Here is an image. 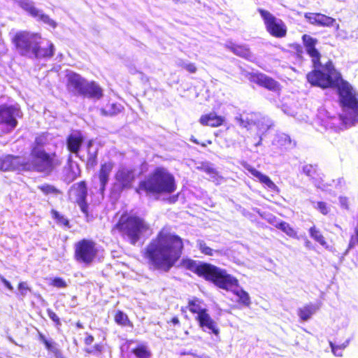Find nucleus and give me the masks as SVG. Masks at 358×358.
I'll use <instances>...</instances> for the list:
<instances>
[{"instance_id": "obj_1", "label": "nucleus", "mask_w": 358, "mask_h": 358, "mask_svg": "<svg viewBox=\"0 0 358 358\" xmlns=\"http://www.w3.org/2000/svg\"><path fill=\"white\" fill-rule=\"evenodd\" d=\"M301 38L313 66V69L306 75L308 82L312 86L323 90L336 88L341 106L352 109L358 115V99L352 86L343 79L341 73L335 68L331 59L324 65L321 64V54L316 48L317 39L308 34H303Z\"/></svg>"}, {"instance_id": "obj_2", "label": "nucleus", "mask_w": 358, "mask_h": 358, "mask_svg": "<svg viewBox=\"0 0 358 358\" xmlns=\"http://www.w3.org/2000/svg\"><path fill=\"white\" fill-rule=\"evenodd\" d=\"M184 250L182 238L162 228L143 252L150 269L169 272L180 259Z\"/></svg>"}, {"instance_id": "obj_3", "label": "nucleus", "mask_w": 358, "mask_h": 358, "mask_svg": "<svg viewBox=\"0 0 358 358\" xmlns=\"http://www.w3.org/2000/svg\"><path fill=\"white\" fill-rule=\"evenodd\" d=\"M180 264L184 268L213 282L219 288L229 290L234 287H238L237 278L213 264L204 262L198 264L195 260L188 258L183 259Z\"/></svg>"}, {"instance_id": "obj_4", "label": "nucleus", "mask_w": 358, "mask_h": 358, "mask_svg": "<svg viewBox=\"0 0 358 358\" xmlns=\"http://www.w3.org/2000/svg\"><path fill=\"white\" fill-rule=\"evenodd\" d=\"M176 189V180L172 173L162 166L156 167L145 179L138 182L136 192L141 194L159 195L171 194Z\"/></svg>"}, {"instance_id": "obj_5", "label": "nucleus", "mask_w": 358, "mask_h": 358, "mask_svg": "<svg viewBox=\"0 0 358 358\" xmlns=\"http://www.w3.org/2000/svg\"><path fill=\"white\" fill-rule=\"evenodd\" d=\"M149 229V224L143 217L124 212L119 217L116 224L112 227L111 232L113 234L118 232L123 238L127 239L131 245H134L140 240L143 234Z\"/></svg>"}, {"instance_id": "obj_6", "label": "nucleus", "mask_w": 358, "mask_h": 358, "mask_svg": "<svg viewBox=\"0 0 358 358\" xmlns=\"http://www.w3.org/2000/svg\"><path fill=\"white\" fill-rule=\"evenodd\" d=\"M30 157L29 161L24 163L25 171H35L49 176L62 164V158L56 152H41L30 155Z\"/></svg>"}, {"instance_id": "obj_7", "label": "nucleus", "mask_w": 358, "mask_h": 358, "mask_svg": "<svg viewBox=\"0 0 358 358\" xmlns=\"http://www.w3.org/2000/svg\"><path fill=\"white\" fill-rule=\"evenodd\" d=\"M22 117L21 110L14 106L0 105V136L12 132L18 125V118Z\"/></svg>"}, {"instance_id": "obj_8", "label": "nucleus", "mask_w": 358, "mask_h": 358, "mask_svg": "<svg viewBox=\"0 0 358 358\" xmlns=\"http://www.w3.org/2000/svg\"><path fill=\"white\" fill-rule=\"evenodd\" d=\"M98 255L96 243L90 238H82L75 243L74 259L87 266L92 264Z\"/></svg>"}, {"instance_id": "obj_9", "label": "nucleus", "mask_w": 358, "mask_h": 358, "mask_svg": "<svg viewBox=\"0 0 358 358\" xmlns=\"http://www.w3.org/2000/svg\"><path fill=\"white\" fill-rule=\"evenodd\" d=\"M37 39H41V36L38 33L19 31L14 34L11 42L21 56L30 57Z\"/></svg>"}, {"instance_id": "obj_10", "label": "nucleus", "mask_w": 358, "mask_h": 358, "mask_svg": "<svg viewBox=\"0 0 358 358\" xmlns=\"http://www.w3.org/2000/svg\"><path fill=\"white\" fill-rule=\"evenodd\" d=\"M257 10L264 20L267 32L271 36L278 38L286 36L287 29L282 20L277 19L266 10L258 8Z\"/></svg>"}, {"instance_id": "obj_11", "label": "nucleus", "mask_w": 358, "mask_h": 358, "mask_svg": "<svg viewBox=\"0 0 358 358\" xmlns=\"http://www.w3.org/2000/svg\"><path fill=\"white\" fill-rule=\"evenodd\" d=\"M114 187L120 192L131 189L136 179V171L126 166H120L114 175Z\"/></svg>"}, {"instance_id": "obj_12", "label": "nucleus", "mask_w": 358, "mask_h": 358, "mask_svg": "<svg viewBox=\"0 0 358 358\" xmlns=\"http://www.w3.org/2000/svg\"><path fill=\"white\" fill-rule=\"evenodd\" d=\"M69 193L73 194L75 202L79 206L80 210L86 217H88L89 206L87 202L88 186L87 181L83 180L73 184L69 189Z\"/></svg>"}, {"instance_id": "obj_13", "label": "nucleus", "mask_w": 358, "mask_h": 358, "mask_svg": "<svg viewBox=\"0 0 358 358\" xmlns=\"http://www.w3.org/2000/svg\"><path fill=\"white\" fill-rule=\"evenodd\" d=\"M306 21L314 26L321 27H334L336 31L340 29V24L336 20L321 13L308 12L304 14Z\"/></svg>"}, {"instance_id": "obj_14", "label": "nucleus", "mask_w": 358, "mask_h": 358, "mask_svg": "<svg viewBox=\"0 0 358 358\" xmlns=\"http://www.w3.org/2000/svg\"><path fill=\"white\" fill-rule=\"evenodd\" d=\"M249 79L252 83L273 92L280 94L282 90V86L277 80L264 73H251Z\"/></svg>"}, {"instance_id": "obj_15", "label": "nucleus", "mask_w": 358, "mask_h": 358, "mask_svg": "<svg viewBox=\"0 0 358 358\" xmlns=\"http://www.w3.org/2000/svg\"><path fill=\"white\" fill-rule=\"evenodd\" d=\"M24 162L22 161L20 156L6 155L0 157V170L3 171H24Z\"/></svg>"}, {"instance_id": "obj_16", "label": "nucleus", "mask_w": 358, "mask_h": 358, "mask_svg": "<svg viewBox=\"0 0 358 358\" xmlns=\"http://www.w3.org/2000/svg\"><path fill=\"white\" fill-rule=\"evenodd\" d=\"M115 164L112 161L102 162L97 172V178L99 181V192L101 194L106 190V186L110 180V176L114 169Z\"/></svg>"}, {"instance_id": "obj_17", "label": "nucleus", "mask_w": 358, "mask_h": 358, "mask_svg": "<svg viewBox=\"0 0 358 358\" xmlns=\"http://www.w3.org/2000/svg\"><path fill=\"white\" fill-rule=\"evenodd\" d=\"M66 78V89L70 92L80 95L86 79L80 74L73 71H67Z\"/></svg>"}, {"instance_id": "obj_18", "label": "nucleus", "mask_w": 358, "mask_h": 358, "mask_svg": "<svg viewBox=\"0 0 358 358\" xmlns=\"http://www.w3.org/2000/svg\"><path fill=\"white\" fill-rule=\"evenodd\" d=\"M194 319L202 329L208 330L215 336L220 334L216 322L211 317L207 309L199 315H196Z\"/></svg>"}, {"instance_id": "obj_19", "label": "nucleus", "mask_w": 358, "mask_h": 358, "mask_svg": "<svg viewBox=\"0 0 358 358\" xmlns=\"http://www.w3.org/2000/svg\"><path fill=\"white\" fill-rule=\"evenodd\" d=\"M55 47L52 43L48 42L42 45L41 39H37L31 52V56L37 59L50 58L54 55Z\"/></svg>"}, {"instance_id": "obj_20", "label": "nucleus", "mask_w": 358, "mask_h": 358, "mask_svg": "<svg viewBox=\"0 0 358 358\" xmlns=\"http://www.w3.org/2000/svg\"><path fill=\"white\" fill-rule=\"evenodd\" d=\"M80 95L88 99L99 100L103 96V90L96 81L86 80Z\"/></svg>"}, {"instance_id": "obj_21", "label": "nucleus", "mask_w": 358, "mask_h": 358, "mask_svg": "<svg viewBox=\"0 0 358 358\" xmlns=\"http://www.w3.org/2000/svg\"><path fill=\"white\" fill-rule=\"evenodd\" d=\"M83 141L84 136L80 130L72 131L66 137V142L67 150L70 152L78 155Z\"/></svg>"}, {"instance_id": "obj_22", "label": "nucleus", "mask_w": 358, "mask_h": 358, "mask_svg": "<svg viewBox=\"0 0 358 358\" xmlns=\"http://www.w3.org/2000/svg\"><path fill=\"white\" fill-rule=\"evenodd\" d=\"M93 141L90 140L85 147L86 156L80 157V159L85 162L87 169H94L98 163V152L96 148H93Z\"/></svg>"}, {"instance_id": "obj_23", "label": "nucleus", "mask_w": 358, "mask_h": 358, "mask_svg": "<svg viewBox=\"0 0 358 358\" xmlns=\"http://www.w3.org/2000/svg\"><path fill=\"white\" fill-rule=\"evenodd\" d=\"M224 117L217 115L215 112H210L201 115L199 117V123L206 127H219L224 124Z\"/></svg>"}, {"instance_id": "obj_24", "label": "nucleus", "mask_w": 358, "mask_h": 358, "mask_svg": "<svg viewBox=\"0 0 358 358\" xmlns=\"http://www.w3.org/2000/svg\"><path fill=\"white\" fill-rule=\"evenodd\" d=\"M226 48L238 57L246 60L252 61L253 55L250 48L245 45H238L230 42L226 45Z\"/></svg>"}, {"instance_id": "obj_25", "label": "nucleus", "mask_w": 358, "mask_h": 358, "mask_svg": "<svg viewBox=\"0 0 358 358\" xmlns=\"http://www.w3.org/2000/svg\"><path fill=\"white\" fill-rule=\"evenodd\" d=\"M80 176L81 170L79 165L77 163H73L71 160H69L64 172L66 181L69 183L71 182Z\"/></svg>"}, {"instance_id": "obj_26", "label": "nucleus", "mask_w": 358, "mask_h": 358, "mask_svg": "<svg viewBox=\"0 0 358 358\" xmlns=\"http://www.w3.org/2000/svg\"><path fill=\"white\" fill-rule=\"evenodd\" d=\"M247 170L255 178H257L259 182L266 185L271 190L278 192L277 185L266 175H264L260 171L256 170L255 168L249 166Z\"/></svg>"}, {"instance_id": "obj_27", "label": "nucleus", "mask_w": 358, "mask_h": 358, "mask_svg": "<svg viewBox=\"0 0 358 358\" xmlns=\"http://www.w3.org/2000/svg\"><path fill=\"white\" fill-rule=\"evenodd\" d=\"M48 144L47 135L41 133L35 137L34 141L31 146L30 155L38 152L46 151L44 147Z\"/></svg>"}, {"instance_id": "obj_28", "label": "nucleus", "mask_w": 358, "mask_h": 358, "mask_svg": "<svg viewBox=\"0 0 358 358\" xmlns=\"http://www.w3.org/2000/svg\"><path fill=\"white\" fill-rule=\"evenodd\" d=\"M187 308L191 313L196 315H199L206 310V308L203 307V299L196 296L188 299Z\"/></svg>"}, {"instance_id": "obj_29", "label": "nucleus", "mask_w": 358, "mask_h": 358, "mask_svg": "<svg viewBox=\"0 0 358 358\" xmlns=\"http://www.w3.org/2000/svg\"><path fill=\"white\" fill-rule=\"evenodd\" d=\"M124 110V106L117 102H108L101 109V113L105 116H115Z\"/></svg>"}, {"instance_id": "obj_30", "label": "nucleus", "mask_w": 358, "mask_h": 358, "mask_svg": "<svg viewBox=\"0 0 358 358\" xmlns=\"http://www.w3.org/2000/svg\"><path fill=\"white\" fill-rule=\"evenodd\" d=\"M316 310L317 307L315 305L311 303L306 304L297 310V315L301 320L305 322L311 318Z\"/></svg>"}, {"instance_id": "obj_31", "label": "nucleus", "mask_w": 358, "mask_h": 358, "mask_svg": "<svg viewBox=\"0 0 358 358\" xmlns=\"http://www.w3.org/2000/svg\"><path fill=\"white\" fill-rule=\"evenodd\" d=\"M38 338L45 345V349L48 352H52L55 357L62 352L57 344L51 340L47 339L41 332L38 333Z\"/></svg>"}, {"instance_id": "obj_32", "label": "nucleus", "mask_w": 358, "mask_h": 358, "mask_svg": "<svg viewBox=\"0 0 358 358\" xmlns=\"http://www.w3.org/2000/svg\"><path fill=\"white\" fill-rule=\"evenodd\" d=\"M310 236L317 243H320L325 248H329V245L322 231L316 227L315 225L312 226L308 229Z\"/></svg>"}, {"instance_id": "obj_33", "label": "nucleus", "mask_w": 358, "mask_h": 358, "mask_svg": "<svg viewBox=\"0 0 358 358\" xmlns=\"http://www.w3.org/2000/svg\"><path fill=\"white\" fill-rule=\"evenodd\" d=\"M131 353L136 358H152V352L144 343H140L136 345L132 350Z\"/></svg>"}, {"instance_id": "obj_34", "label": "nucleus", "mask_w": 358, "mask_h": 358, "mask_svg": "<svg viewBox=\"0 0 358 358\" xmlns=\"http://www.w3.org/2000/svg\"><path fill=\"white\" fill-rule=\"evenodd\" d=\"M275 227L285 234H286L288 236L292 238L299 239V236L297 234V231L287 222L282 221L278 223L275 225Z\"/></svg>"}, {"instance_id": "obj_35", "label": "nucleus", "mask_w": 358, "mask_h": 358, "mask_svg": "<svg viewBox=\"0 0 358 358\" xmlns=\"http://www.w3.org/2000/svg\"><path fill=\"white\" fill-rule=\"evenodd\" d=\"M115 322L121 327H133V323L129 319L128 315L122 310H117L114 315Z\"/></svg>"}, {"instance_id": "obj_36", "label": "nucleus", "mask_w": 358, "mask_h": 358, "mask_svg": "<svg viewBox=\"0 0 358 358\" xmlns=\"http://www.w3.org/2000/svg\"><path fill=\"white\" fill-rule=\"evenodd\" d=\"M302 171L306 176L310 178L312 180L320 182L321 177L318 172L317 166L306 164L303 166Z\"/></svg>"}, {"instance_id": "obj_37", "label": "nucleus", "mask_w": 358, "mask_h": 358, "mask_svg": "<svg viewBox=\"0 0 358 358\" xmlns=\"http://www.w3.org/2000/svg\"><path fill=\"white\" fill-rule=\"evenodd\" d=\"M38 188L43 193L44 195L46 196L50 194L57 196L61 195L63 193L61 189H58L55 186L47 183L39 185Z\"/></svg>"}, {"instance_id": "obj_38", "label": "nucleus", "mask_w": 358, "mask_h": 358, "mask_svg": "<svg viewBox=\"0 0 358 358\" xmlns=\"http://www.w3.org/2000/svg\"><path fill=\"white\" fill-rule=\"evenodd\" d=\"M233 293L238 297V303L242 304L245 306H250L251 301L250 296L247 292H245L243 289H240L238 290H234Z\"/></svg>"}, {"instance_id": "obj_39", "label": "nucleus", "mask_w": 358, "mask_h": 358, "mask_svg": "<svg viewBox=\"0 0 358 358\" xmlns=\"http://www.w3.org/2000/svg\"><path fill=\"white\" fill-rule=\"evenodd\" d=\"M50 213H51L52 217L55 220H56L57 224H59L60 225H63L68 228L71 227L69 220L67 218H66L63 215L60 214L59 212H58L57 210H56L55 209H52L50 210Z\"/></svg>"}, {"instance_id": "obj_40", "label": "nucleus", "mask_w": 358, "mask_h": 358, "mask_svg": "<svg viewBox=\"0 0 358 358\" xmlns=\"http://www.w3.org/2000/svg\"><path fill=\"white\" fill-rule=\"evenodd\" d=\"M19 4L23 10L29 13L32 17H38V10L31 2L27 1H21Z\"/></svg>"}, {"instance_id": "obj_41", "label": "nucleus", "mask_w": 358, "mask_h": 358, "mask_svg": "<svg viewBox=\"0 0 358 358\" xmlns=\"http://www.w3.org/2000/svg\"><path fill=\"white\" fill-rule=\"evenodd\" d=\"M103 347L101 343H96L91 348H86L84 351L87 355H92L95 356H100L102 353Z\"/></svg>"}, {"instance_id": "obj_42", "label": "nucleus", "mask_w": 358, "mask_h": 358, "mask_svg": "<svg viewBox=\"0 0 358 358\" xmlns=\"http://www.w3.org/2000/svg\"><path fill=\"white\" fill-rule=\"evenodd\" d=\"M38 20L43 22V23L49 25L52 28H55L57 27V23L52 20L48 15L44 13H41L38 10V15L36 17Z\"/></svg>"}, {"instance_id": "obj_43", "label": "nucleus", "mask_w": 358, "mask_h": 358, "mask_svg": "<svg viewBox=\"0 0 358 358\" xmlns=\"http://www.w3.org/2000/svg\"><path fill=\"white\" fill-rule=\"evenodd\" d=\"M315 208L323 215H327L331 212L330 206L324 201H317Z\"/></svg>"}, {"instance_id": "obj_44", "label": "nucleus", "mask_w": 358, "mask_h": 358, "mask_svg": "<svg viewBox=\"0 0 358 358\" xmlns=\"http://www.w3.org/2000/svg\"><path fill=\"white\" fill-rule=\"evenodd\" d=\"M199 248L200 251L201 252V253H203L206 255L212 256L213 255V249H211L210 247L206 245V244L203 241H201L199 243Z\"/></svg>"}, {"instance_id": "obj_45", "label": "nucleus", "mask_w": 358, "mask_h": 358, "mask_svg": "<svg viewBox=\"0 0 358 358\" xmlns=\"http://www.w3.org/2000/svg\"><path fill=\"white\" fill-rule=\"evenodd\" d=\"M198 169L209 175L217 174L216 170L208 164H202L201 166L198 167Z\"/></svg>"}, {"instance_id": "obj_46", "label": "nucleus", "mask_w": 358, "mask_h": 358, "mask_svg": "<svg viewBox=\"0 0 358 358\" xmlns=\"http://www.w3.org/2000/svg\"><path fill=\"white\" fill-rule=\"evenodd\" d=\"M17 288L20 295L23 296H26L29 292H31V289L26 282H19L17 285Z\"/></svg>"}, {"instance_id": "obj_47", "label": "nucleus", "mask_w": 358, "mask_h": 358, "mask_svg": "<svg viewBox=\"0 0 358 358\" xmlns=\"http://www.w3.org/2000/svg\"><path fill=\"white\" fill-rule=\"evenodd\" d=\"M51 285L58 288H64L67 286L66 281L60 277L53 278Z\"/></svg>"}, {"instance_id": "obj_48", "label": "nucleus", "mask_w": 358, "mask_h": 358, "mask_svg": "<svg viewBox=\"0 0 358 358\" xmlns=\"http://www.w3.org/2000/svg\"><path fill=\"white\" fill-rule=\"evenodd\" d=\"M47 313L48 317L55 323L56 325H61V322L59 317L51 309L47 310Z\"/></svg>"}, {"instance_id": "obj_49", "label": "nucleus", "mask_w": 358, "mask_h": 358, "mask_svg": "<svg viewBox=\"0 0 358 358\" xmlns=\"http://www.w3.org/2000/svg\"><path fill=\"white\" fill-rule=\"evenodd\" d=\"M237 121L239 123L240 126L242 127H248L252 125L254 122L252 120H249L248 117L243 118V117H239L237 118Z\"/></svg>"}, {"instance_id": "obj_50", "label": "nucleus", "mask_w": 358, "mask_h": 358, "mask_svg": "<svg viewBox=\"0 0 358 358\" xmlns=\"http://www.w3.org/2000/svg\"><path fill=\"white\" fill-rule=\"evenodd\" d=\"M181 66L189 73H195L197 71V67L194 63L182 64Z\"/></svg>"}, {"instance_id": "obj_51", "label": "nucleus", "mask_w": 358, "mask_h": 358, "mask_svg": "<svg viewBox=\"0 0 358 358\" xmlns=\"http://www.w3.org/2000/svg\"><path fill=\"white\" fill-rule=\"evenodd\" d=\"M190 141H192V143L196 144V145H200L202 147H206L208 145H211L212 144V141L211 140H207L206 141L203 142V143H200L194 136H192L189 138Z\"/></svg>"}, {"instance_id": "obj_52", "label": "nucleus", "mask_w": 358, "mask_h": 358, "mask_svg": "<svg viewBox=\"0 0 358 358\" xmlns=\"http://www.w3.org/2000/svg\"><path fill=\"white\" fill-rule=\"evenodd\" d=\"M339 202L341 204V206L345 209L348 210L349 206H350V201L349 199L346 196H340L339 197Z\"/></svg>"}, {"instance_id": "obj_53", "label": "nucleus", "mask_w": 358, "mask_h": 358, "mask_svg": "<svg viewBox=\"0 0 358 358\" xmlns=\"http://www.w3.org/2000/svg\"><path fill=\"white\" fill-rule=\"evenodd\" d=\"M331 350L333 353L336 356H341V351L343 350L345 346H338V345H334L333 343H331Z\"/></svg>"}, {"instance_id": "obj_54", "label": "nucleus", "mask_w": 358, "mask_h": 358, "mask_svg": "<svg viewBox=\"0 0 358 358\" xmlns=\"http://www.w3.org/2000/svg\"><path fill=\"white\" fill-rule=\"evenodd\" d=\"M297 338L299 339L296 341V345H306V346L308 345V341L304 335L299 336H297Z\"/></svg>"}, {"instance_id": "obj_55", "label": "nucleus", "mask_w": 358, "mask_h": 358, "mask_svg": "<svg viewBox=\"0 0 358 358\" xmlns=\"http://www.w3.org/2000/svg\"><path fill=\"white\" fill-rule=\"evenodd\" d=\"M94 341V338L92 335L87 334V336L84 339V343L85 345H90Z\"/></svg>"}, {"instance_id": "obj_56", "label": "nucleus", "mask_w": 358, "mask_h": 358, "mask_svg": "<svg viewBox=\"0 0 358 358\" xmlns=\"http://www.w3.org/2000/svg\"><path fill=\"white\" fill-rule=\"evenodd\" d=\"M0 280L9 290L13 289V287L12 286L10 282L8 280H7L4 277L0 276Z\"/></svg>"}, {"instance_id": "obj_57", "label": "nucleus", "mask_w": 358, "mask_h": 358, "mask_svg": "<svg viewBox=\"0 0 358 358\" xmlns=\"http://www.w3.org/2000/svg\"><path fill=\"white\" fill-rule=\"evenodd\" d=\"M169 322H171L173 325H178L180 324V320L178 317L176 316L172 317Z\"/></svg>"}, {"instance_id": "obj_58", "label": "nucleus", "mask_w": 358, "mask_h": 358, "mask_svg": "<svg viewBox=\"0 0 358 358\" xmlns=\"http://www.w3.org/2000/svg\"><path fill=\"white\" fill-rule=\"evenodd\" d=\"M294 49L298 53L301 54L303 52L302 48L299 44H295Z\"/></svg>"}, {"instance_id": "obj_59", "label": "nucleus", "mask_w": 358, "mask_h": 358, "mask_svg": "<svg viewBox=\"0 0 358 358\" xmlns=\"http://www.w3.org/2000/svg\"><path fill=\"white\" fill-rule=\"evenodd\" d=\"M76 326L78 329H83V324H82L80 321H78V322H76Z\"/></svg>"}, {"instance_id": "obj_60", "label": "nucleus", "mask_w": 358, "mask_h": 358, "mask_svg": "<svg viewBox=\"0 0 358 358\" xmlns=\"http://www.w3.org/2000/svg\"><path fill=\"white\" fill-rule=\"evenodd\" d=\"M311 245L312 244H311V242L310 241L307 240V241H305L306 247L310 248Z\"/></svg>"}, {"instance_id": "obj_61", "label": "nucleus", "mask_w": 358, "mask_h": 358, "mask_svg": "<svg viewBox=\"0 0 358 358\" xmlns=\"http://www.w3.org/2000/svg\"><path fill=\"white\" fill-rule=\"evenodd\" d=\"M55 358H66L62 352L59 353Z\"/></svg>"}, {"instance_id": "obj_62", "label": "nucleus", "mask_w": 358, "mask_h": 358, "mask_svg": "<svg viewBox=\"0 0 358 358\" xmlns=\"http://www.w3.org/2000/svg\"><path fill=\"white\" fill-rule=\"evenodd\" d=\"M180 355H189V353L183 352H181Z\"/></svg>"}]
</instances>
